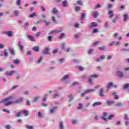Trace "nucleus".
<instances>
[{"instance_id": "1", "label": "nucleus", "mask_w": 129, "mask_h": 129, "mask_svg": "<svg viewBox=\"0 0 129 129\" xmlns=\"http://www.w3.org/2000/svg\"><path fill=\"white\" fill-rule=\"evenodd\" d=\"M13 98H14V97L13 96H9L7 98L2 100L1 101V103H4V105H5V106H8L9 105H11L12 104H14V102L13 101H9V102H7V101H9L10 100H11V99H13Z\"/></svg>"}, {"instance_id": "2", "label": "nucleus", "mask_w": 129, "mask_h": 129, "mask_svg": "<svg viewBox=\"0 0 129 129\" xmlns=\"http://www.w3.org/2000/svg\"><path fill=\"white\" fill-rule=\"evenodd\" d=\"M106 116H107V113L106 112H103L102 116H101V119H103L105 121H107L108 120H110L114 117V114H112L109 115L108 118H106Z\"/></svg>"}, {"instance_id": "3", "label": "nucleus", "mask_w": 129, "mask_h": 129, "mask_svg": "<svg viewBox=\"0 0 129 129\" xmlns=\"http://www.w3.org/2000/svg\"><path fill=\"white\" fill-rule=\"evenodd\" d=\"M98 76L97 75H91L90 77L88 79V82L89 84H93L92 82V78H97Z\"/></svg>"}, {"instance_id": "4", "label": "nucleus", "mask_w": 129, "mask_h": 129, "mask_svg": "<svg viewBox=\"0 0 129 129\" xmlns=\"http://www.w3.org/2000/svg\"><path fill=\"white\" fill-rule=\"evenodd\" d=\"M70 76L69 75L64 76L62 79V81L63 82H64V83H67V82H68V81H67V79L69 78Z\"/></svg>"}, {"instance_id": "5", "label": "nucleus", "mask_w": 129, "mask_h": 129, "mask_svg": "<svg viewBox=\"0 0 129 129\" xmlns=\"http://www.w3.org/2000/svg\"><path fill=\"white\" fill-rule=\"evenodd\" d=\"M116 75H117V76H118V77H120V78H122V77H123V73L120 71L116 72Z\"/></svg>"}, {"instance_id": "6", "label": "nucleus", "mask_w": 129, "mask_h": 129, "mask_svg": "<svg viewBox=\"0 0 129 129\" xmlns=\"http://www.w3.org/2000/svg\"><path fill=\"white\" fill-rule=\"evenodd\" d=\"M4 34L8 36V37H12L13 36V32H12L11 31L5 32H4Z\"/></svg>"}, {"instance_id": "7", "label": "nucleus", "mask_w": 129, "mask_h": 129, "mask_svg": "<svg viewBox=\"0 0 129 129\" xmlns=\"http://www.w3.org/2000/svg\"><path fill=\"white\" fill-rule=\"evenodd\" d=\"M91 25L90 26V28L92 29V28H95L96 27H97L98 26V24L96 22H92Z\"/></svg>"}, {"instance_id": "8", "label": "nucleus", "mask_w": 129, "mask_h": 129, "mask_svg": "<svg viewBox=\"0 0 129 129\" xmlns=\"http://www.w3.org/2000/svg\"><path fill=\"white\" fill-rule=\"evenodd\" d=\"M99 92H100V96L101 97L104 96V94H103L104 93V89L103 88L100 89Z\"/></svg>"}, {"instance_id": "9", "label": "nucleus", "mask_w": 129, "mask_h": 129, "mask_svg": "<svg viewBox=\"0 0 129 129\" xmlns=\"http://www.w3.org/2000/svg\"><path fill=\"white\" fill-rule=\"evenodd\" d=\"M27 37L30 41H32V42H35V38L33 37L32 35H27Z\"/></svg>"}, {"instance_id": "10", "label": "nucleus", "mask_w": 129, "mask_h": 129, "mask_svg": "<svg viewBox=\"0 0 129 129\" xmlns=\"http://www.w3.org/2000/svg\"><path fill=\"white\" fill-rule=\"evenodd\" d=\"M16 72V71H12L10 73L8 72H6V75H8L9 76H12L14 73Z\"/></svg>"}, {"instance_id": "11", "label": "nucleus", "mask_w": 129, "mask_h": 129, "mask_svg": "<svg viewBox=\"0 0 129 129\" xmlns=\"http://www.w3.org/2000/svg\"><path fill=\"white\" fill-rule=\"evenodd\" d=\"M102 103L100 102H96L92 104V106H98V105H101Z\"/></svg>"}, {"instance_id": "12", "label": "nucleus", "mask_w": 129, "mask_h": 129, "mask_svg": "<svg viewBox=\"0 0 129 129\" xmlns=\"http://www.w3.org/2000/svg\"><path fill=\"white\" fill-rule=\"evenodd\" d=\"M68 98L69 99V102H71L73 100V99L74 97H73V96L72 94H70L68 97Z\"/></svg>"}, {"instance_id": "13", "label": "nucleus", "mask_w": 129, "mask_h": 129, "mask_svg": "<svg viewBox=\"0 0 129 129\" xmlns=\"http://www.w3.org/2000/svg\"><path fill=\"white\" fill-rule=\"evenodd\" d=\"M21 43H22L21 41H19L18 45L20 48V50H21V51H23L24 50V46L21 45Z\"/></svg>"}, {"instance_id": "14", "label": "nucleus", "mask_w": 129, "mask_h": 129, "mask_svg": "<svg viewBox=\"0 0 129 129\" xmlns=\"http://www.w3.org/2000/svg\"><path fill=\"white\" fill-rule=\"evenodd\" d=\"M85 91V93H90V92H94V91H95V90L90 89H87Z\"/></svg>"}, {"instance_id": "15", "label": "nucleus", "mask_w": 129, "mask_h": 129, "mask_svg": "<svg viewBox=\"0 0 129 129\" xmlns=\"http://www.w3.org/2000/svg\"><path fill=\"white\" fill-rule=\"evenodd\" d=\"M23 98H21L17 100L14 101V104L15 103H21V102H23Z\"/></svg>"}, {"instance_id": "16", "label": "nucleus", "mask_w": 129, "mask_h": 129, "mask_svg": "<svg viewBox=\"0 0 129 129\" xmlns=\"http://www.w3.org/2000/svg\"><path fill=\"white\" fill-rule=\"evenodd\" d=\"M9 51L12 55H16V51H15V50H14V49L12 48H9Z\"/></svg>"}, {"instance_id": "17", "label": "nucleus", "mask_w": 129, "mask_h": 129, "mask_svg": "<svg viewBox=\"0 0 129 129\" xmlns=\"http://www.w3.org/2000/svg\"><path fill=\"white\" fill-rule=\"evenodd\" d=\"M58 33H61V30H53L50 32V34H58Z\"/></svg>"}, {"instance_id": "18", "label": "nucleus", "mask_w": 129, "mask_h": 129, "mask_svg": "<svg viewBox=\"0 0 129 129\" xmlns=\"http://www.w3.org/2000/svg\"><path fill=\"white\" fill-rule=\"evenodd\" d=\"M33 50L35 52H39V47L38 46H35L33 48Z\"/></svg>"}, {"instance_id": "19", "label": "nucleus", "mask_w": 129, "mask_h": 129, "mask_svg": "<svg viewBox=\"0 0 129 129\" xmlns=\"http://www.w3.org/2000/svg\"><path fill=\"white\" fill-rule=\"evenodd\" d=\"M49 50H50L49 47H46L45 49L43 51V54H49V51H48Z\"/></svg>"}, {"instance_id": "20", "label": "nucleus", "mask_w": 129, "mask_h": 129, "mask_svg": "<svg viewBox=\"0 0 129 129\" xmlns=\"http://www.w3.org/2000/svg\"><path fill=\"white\" fill-rule=\"evenodd\" d=\"M112 86H113V83L111 82L108 84L107 91H108V89H110Z\"/></svg>"}, {"instance_id": "21", "label": "nucleus", "mask_w": 129, "mask_h": 129, "mask_svg": "<svg viewBox=\"0 0 129 129\" xmlns=\"http://www.w3.org/2000/svg\"><path fill=\"white\" fill-rule=\"evenodd\" d=\"M57 109V106L53 107L52 109L50 110V113H54L55 112V110Z\"/></svg>"}, {"instance_id": "22", "label": "nucleus", "mask_w": 129, "mask_h": 129, "mask_svg": "<svg viewBox=\"0 0 129 129\" xmlns=\"http://www.w3.org/2000/svg\"><path fill=\"white\" fill-rule=\"evenodd\" d=\"M108 15H110V18H113V12L112 11V10H110L108 13Z\"/></svg>"}, {"instance_id": "23", "label": "nucleus", "mask_w": 129, "mask_h": 129, "mask_svg": "<svg viewBox=\"0 0 129 129\" xmlns=\"http://www.w3.org/2000/svg\"><path fill=\"white\" fill-rule=\"evenodd\" d=\"M121 106H122V103L121 102L117 103L115 105V107H120Z\"/></svg>"}, {"instance_id": "24", "label": "nucleus", "mask_w": 129, "mask_h": 129, "mask_svg": "<svg viewBox=\"0 0 129 129\" xmlns=\"http://www.w3.org/2000/svg\"><path fill=\"white\" fill-rule=\"evenodd\" d=\"M22 111V114L24 113L25 116H28V115H29V112H28V111L24 110Z\"/></svg>"}, {"instance_id": "25", "label": "nucleus", "mask_w": 129, "mask_h": 129, "mask_svg": "<svg viewBox=\"0 0 129 129\" xmlns=\"http://www.w3.org/2000/svg\"><path fill=\"white\" fill-rule=\"evenodd\" d=\"M22 114H23L22 111L18 112V113L16 114V117H19Z\"/></svg>"}, {"instance_id": "26", "label": "nucleus", "mask_w": 129, "mask_h": 129, "mask_svg": "<svg viewBox=\"0 0 129 129\" xmlns=\"http://www.w3.org/2000/svg\"><path fill=\"white\" fill-rule=\"evenodd\" d=\"M99 49H100V51H105L106 50V47L105 46H102L99 47Z\"/></svg>"}, {"instance_id": "27", "label": "nucleus", "mask_w": 129, "mask_h": 129, "mask_svg": "<svg viewBox=\"0 0 129 129\" xmlns=\"http://www.w3.org/2000/svg\"><path fill=\"white\" fill-rule=\"evenodd\" d=\"M59 127L60 129H64V124H63V122L61 121L59 123Z\"/></svg>"}, {"instance_id": "28", "label": "nucleus", "mask_w": 129, "mask_h": 129, "mask_svg": "<svg viewBox=\"0 0 129 129\" xmlns=\"http://www.w3.org/2000/svg\"><path fill=\"white\" fill-rule=\"evenodd\" d=\"M26 127L27 129H35V127H34V126H30L29 125H26Z\"/></svg>"}, {"instance_id": "29", "label": "nucleus", "mask_w": 129, "mask_h": 129, "mask_svg": "<svg viewBox=\"0 0 129 129\" xmlns=\"http://www.w3.org/2000/svg\"><path fill=\"white\" fill-rule=\"evenodd\" d=\"M123 88V89H127V88H129V83L124 85Z\"/></svg>"}, {"instance_id": "30", "label": "nucleus", "mask_w": 129, "mask_h": 129, "mask_svg": "<svg viewBox=\"0 0 129 129\" xmlns=\"http://www.w3.org/2000/svg\"><path fill=\"white\" fill-rule=\"evenodd\" d=\"M13 14L16 17H18V16L19 15V11L15 10L13 12Z\"/></svg>"}, {"instance_id": "31", "label": "nucleus", "mask_w": 129, "mask_h": 129, "mask_svg": "<svg viewBox=\"0 0 129 129\" xmlns=\"http://www.w3.org/2000/svg\"><path fill=\"white\" fill-rule=\"evenodd\" d=\"M36 16H37V13H34L29 16V18H34V17H36Z\"/></svg>"}, {"instance_id": "32", "label": "nucleus", "mask_w": 129, "mask_h": 129, "mask_svg": "<svg viewBox=\"0 0 129 129\" xmlns=\"http://www.w3.org/2000/svg\"><path fill=\"white\" fill-rule=\"evenodd\" d=\"M62 6L64 8L67 7V1L66 0L63 1V2H62Z\"/></svg>"}, {"instance_id": "33", "label": "nucleus", "mask_w": 129, "mask_h": 129, "mask_svg": "<svg viewBox=\"0 0 129 129\" xmlns=\"http://www.w3.org/2000/svg\"><path fill=\"white\" fill-rule=\"evenodd\" d=\"M40 96H38L36 97H35L34 99V102H37V101H38V100H39V99H40Z\"/></svg>"}, {"instance_id": "34", "label": "nucleus", "mask_w": 129, "mask_h": 129, "mask_svg": "<svg viewBox=\"0 0 129 129\" xmlns=\"http://www.w3.org/2000/svg\"><path fill=\"white\" fill-rule=\"evenodd\" d=\"M97 16H98V13L97 12H94L93 13V18H96L97 17Z\"/></svg>"}, {"instance_id": "35", "label": "nucleus", "mask_w": 129, "mask_h": 129, "mask_svg": "<svg viewBox=\"0 0 129 129\" xmlns=\"http://www.w3.org/2000/svg\"><path fill=\"white\" fill-rule=\"evenodd\" d=\"M4 54V56H5L6 57L9 55V53H8V51L7 50V49H5Z\"/></svg>"}, {"instance_id": "36", "label": "nucleus", "mask_w": 129, "mask_h": 129, "mask_svg": "<svg viewBox=\"0 0 129 129\" xmlns=\"http://www.w3.org/2000/svg\"><path fill=\"white\" fill-rule=\"evenodd\" d=\"M13 63L14 64H19V63H20V60L19 59H14Z\"/></svg>"}, {"instance_id": "37", "label": "nucleus", "mask_w": 129, "mask_h": 129, "mask_svg": "<svg viewBox=\"0 0 129 129\" xmlns=\"http://www.w3.org/2000/svg\"><path fill=\"white\" fill-rule=\"evenodd\" d=\"M57 12H58V11L56 8H53V10H52V14H56Z\"/></svg>"}, {"instance_id": "38", "label": "nucleus", "mask_w": 129, "mask_h": 129, "mask_svg": "<svg viewBox=\"0 0 129 129\" xmlns=\"http://www.w3.org/2000/svg\"><path fill=\"white\" fill-rule=\"evenodd\" d=\"M47 39L49 42H52V40L53 39V37L51 36H48Z\"/></svg>"}, {"instance_id": "39", "label": "nucleus", "mask_w": 129, "mask_h": 129, "mask_svg": "<svg viewBox=\"0 0 129 129\" xmlns=\"http://www.w3.org/2000/svg\"><path fill=\"white\" fill-rule=\"evenodd\" d=\"M127 19V14H125L124 15L123 21L125 22Z\"/></svg>"}, {"instance_id": "40", "label": "nucleus", "mask_w": 129, "mask_h": 129, "mask_svg": "<svg viewBox=\"0 0 129 129\" xmlns=\"http://www.w3.org/2000/svg\"><path fill=\"white\" fill-rule=\"evenodd\" d=\"M124 118L125 120H128V117L127 116V114H124Z\"/></svg>"}, {"instance_id": "41", "label": "nucleus", "mask_w": 129, "mask_h": 129, "mask_svg": "<svg viewBox=\"0 0 129 129\" xmlns=\"http://www.w3.org/2000/svg\"><path fill=\"white\" fill-rule=\"evenodd\" d=\"M77 3L78 5H80V6H83V3H82V1H78Z\"/></svg>"}, {"instance_id": "42", "label": "nucleus", "mask_w": 129, "mask_h": 129, "mask_svg": "<svg viewBox=\"0 0 129 129\" xmlns=\"http://www.w3.org/2000/svg\"><path fill=\"white\" fill-rule=\"evenodd\" d=\"M22 1V0H17L16 1V3L17 6H21V2Z\"/></svg>"}, {"instance_id": "43", "label": "nucleus", "mask_w": 129, "mask_h": 129, "mask_svg": "<svg viewBox=\"0 0 129 129\" xmlns=\"http://www.w3.org/2000/svg\"><path fill=\"white\" fill-rule=\"evenodd\" d=\"M52 21L53 22V23H55L56 24H57V23H58L56 21V18H55V17L53 16L52 17Z\"/></svg>"}, {"instance_id": "44", "label": "nucleus", "mask_w": 129, "mask_h": 129, "mask_svg": "<svg viewBox=\"0 0 129 129\" xmlns=\"http://www.w3.org/2000/svg\"><path fill=\"white\" fill-rule=\"evenodd\" d=\"M47 98H48V94H46L45 96L44 97L43 100V102H46V100H47Z\"/></svg>"}, {"instance_id": "45", "label": "nucleus", "mask_w": 129, "mask_h": 129, "mask_svg": "<svg viewBox=\"0 0 129 129\" xmlns=\"http://www.w3.org/2000/svg\"><path fill=\"white\" fill-rule=\"evenodd\" d=\"M81 9V8L79 6H78L75 8V10L76 11V12H79V11H80Z\"/></svg>"}, {"instance_id": "46", "label": "nucleus", "mask_w": 129, "mask_h": 129, "mask_svg": "<svg viewBox=\"0 0 129 129\" xmlns=\"http://www.w3.org/2000/svg\"><path fill=\"white\" fill-rule=\"evenodd\" d=\"M5 127L7 129H12V126H11V125H6Z\"/></svg>"}, {"instance_id": "47", "label": "nucleus", "mask_w": 129, "mask_h": 129, "mask_svg": "<svg viewBox=\"0 0 129 129\" xmlns=\"http://www.w3.org/2000/svg\"><path fill=\"white\" fill-rule=\"evenodd\" d=\"M98 32V29L95 28L93 30V34H95V33H97Z\"/></svg>"}, {"instance_id": "48", "label": "nucleus", "mask_w": 129, "mask_h": 129, "mask_svg": "<svg viewBox=\"0 0 129 129\" xmlns=\"http://www.w3.org/2000/svg\"><path fill=\"white\" fill-rule=\"evenodd\" d=\"M81 108H82V104L79 103V106H78V107H77V109H81Z\"/></svg>"}, {"instance_id": "49", "label": "nucleus", "mask_w": 129, "mask_h": 129, "mask_svg": "<svg viewBox=\"0 0 129 129\" xmlns=\"http://www.w3.org/2000/svg\"><path fill=\"white\" fill-rule=\"evenodd\" d=\"M44 22L45 23L46 26H49V25H50V22H49V21H47L46 20H44Z\"/></svg>"}, {"instance_id": "50", "label": "nucleus", "mask_w": 129, "mask_h": 129, "mask_svg": "<svg viewBox=\"0 0 129 129\" xmlns=\"http://www.w3.org/2000/svg\"><path fill=\"white\" fill-rule=\"evenodd\" d=\"M107 105H110V104H111V103H115V102L114 101H107Z\"/></svg>"}, {"instance_id": "51", "label": "nucleus", "mask_w": 129, "mask_h": 129, "mask_svg": "<svg viewBox=\"0 0 129 129\" xmlns=\"http://www.w3.org/2000/svg\"><path fill=\"white\" fill-rule=\"evenodd\" d=\"M43 60V57L41 56L40 57V58L39 59L38 61V63H41L42 62Z\"/></svg>"}, {"instance_id": "52", "label": "nucleus", "mask_w": 129, "mask_h": 129, "mask_svg": "<svg viewBox=\"0 0 129 129\" xmlns=\"http://www.w3.org/2000/svg\"><path fill=\"white\" fill-rule=\"evenodd\" d=\"M38 115L39 116V117H43V115L41 112H38Z\"/></svg>"}, {"instance_id": "53", "label": "nucleus", "mask_w": 129, "mask_h": 129, "mask_svg": "<svg viewBox=\"0 0 129 129\" xmlns=\"http://www.w3.org/2000/svg\"><path fill=\"white\" fill-rule=\"evenodd\" d=\"M104 28H108V24H107V23H104Z\"/></svg>"}, {"instance_id": "54", "label": "nucleus", "mask_w": 129, "mask_h": 129, "mask_svg": "<svg viewBox=\"0 0 129 129\" xmlns=\"http://www.w3.org/2000/svg\"><path fill=\"white\" fill-rule=\"evenodd\" d=\"M77 84H79V83L75 82V83L72 84V86H75V85H77Z\"/></svg>"}, {"instance_id": "55", "label": "nucleus", "mask_w": 129, "mask_h": 129, "mask_svg": "<svg viewBox=\"0 0 129 129\" xmlns=\"http://www.w3.org/2000/svg\"><path fill=\"white\" fill-rule=\"evenodd\" d=\"M64 36H65V34H64L63 33H62L59 36V38L60 39L63 38V37H64Z\"/></svg>"}, {"instance_id": "56", "label": "nucleus", "mask_w": 129, "mask_h": 129, "mask_svg": "<svg viewBox=\"0 0 129 129\" xmlns=\"http://www.w3.org/2000/svg\"><path fill=\"white\" fill-rule=\"evenodd\" d=\"M56 53H58V49H54L52 51V54H56Z\"/></svg>"}, {"instance_id": "57", "label": "nucleus", "mask_w": 129, "mask_h": 129, "mask_svg": "<svg viewBox=\"0 0 129 129\" xmlns=\"http://www.w3.org/2000/svg\"><path fill=\"white\" fill-rule=\"evenodd\" d=\"M101 6H100V5L99 4H98L95 7V9H99V8H100Z\"/></svg>"}, {"instance_id": "58", "label": "nucleus", "mask_w": 129, "mask_h": 129, "mask_svg": "<svg viewBox=\"0 0 129 129\" xmlns=\"http://www.w3.org/2000/svg\"><path fill=\"white\" fill-rule=\"evenodd\" d=\"M64 61L65 60L64 59V58H60L59 59L60 63H63Z\"/></svg>"}, {"instance_id": "59", "label": "nucleus", "mask_w": 129, "mask_h": 129, "mask_svg": "<svg viewBox=\"0 0 129 129\" xmlns=\"http://www.w3.org/2000/svg\"><path fill=\"white\" fill-rule=\"evenodd\" d=\"M100 42L99 41H96L93 43L94 46H96L98 44H99Z\"/></svg>"}, {"instance_id": "60", "label": "nucleus", "mask_w": 129, "mask_h": 129, "mask_svg": "<svg viewBox=\"0 0 129 129\" xmlns=\"http://www.w3.org/2000/svg\"><path fill=\"white\" fill-rule=\"evenodd\" d=\"M92 52H93V49H90V50H89L88 53V54H91V53H92Z\"/></svg>"}, {"instance_id": "61", "label": "nucleus", "mask_w": 129, "mask_h": 129, "mask_svg": "<svg viewBox=\"0 0 129 129\" xmlns=\"http://www.w3.org/2000/svg\"><path fill=\"white\" fill-rule=\"evenodd\" d=\"M72 122H73V124H75V123H77V120H73L72 121Z\"/></svg>"}, {"instance_id": "62", "label": "nucleus", "mask_w": 129, "mask_h": 129, "mask_svg": "<svg viewBox=\"0 0 129 129\" xmlns=\"http://www.w3.org/2000/svg\"><path fill=\"white\" fill-rule=\"evenodd\" d=\"M40 35H41V32H38L36 34V37H39V36H40Z\"/></svg>"}, {"instance_id": "63", "label": "nucleus", "mask_w": 129, "mask_h": 129, "mask_svg": "<svg viewBox=\"0 0 129 129\" xmlns=\"http://www.w3.org/2000/svg\"><path fill=\"white\" fill-rule=\"evenodd\" d=\"M126 50H127V48H125V47H123V48H122L121 49V51H126Z\"/></svg>"}, {"instance_id": "64", "label": "nucleus", "mask_w": 129, "mask_h": 129, "mask_svg": "<svg viewBox=\"0 0 129 129\" xmlns=\"http://www.w3.org/2000/svg\"><path fill=\"white\" fill-rule=\"evenodd\" d=\"M129 124V121L126 120L125 122V125H128Z\"/></svg>"}]
</instances>
